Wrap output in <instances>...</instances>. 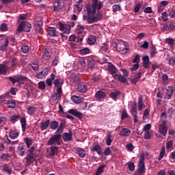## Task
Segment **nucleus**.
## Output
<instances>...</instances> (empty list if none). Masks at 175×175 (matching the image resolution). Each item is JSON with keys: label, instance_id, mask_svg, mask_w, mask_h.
<instances>
[{"label": "nucleus", "instance_id": "f257e3e1", "mask_svg": "<svg viewBox=\"0 0 175 175\" xmlns=\"http://www.w3.org/2000/svg\"><path fill=\"white\" fill-rule=\"evenodd\" d=\"M103 6V3L98 0H92V5H87L86 9L88 12V17H92V16H95L96 13V10L98 12L102 9Z\"/></svg>", "mask_w": 175, "mask_h": 175}, {"label": "nucleus", "instance_id": "a19ab883", "mask_svg": "<svg viewBox=\"0 0 175 175\" xmlns=\"http://www.w3.org/2000/svg\"><path fill=\"white\" fill-rule=\"evenodd\" d=\"M112 9L114 13H117V12L121 11V5L118 4H115L113 5Z\"/></svg>", "mask_w": 175, "mask_h": 175}, {"label": "nucleus", "instance_id": "338daca9", "mask_svg": "<svg viewBox=\"0 0 175 175\" xmlns=\"http://www.w3.org/2000/svg\"><path fill=\"white\" fill-rule=\"evenodd\" d=\"M1 31H5L8 29V25L6 23H2L0 27Z\"/></svg>", "mask_w": 175, "mask_h": 175}, {"label": "nucleus", "instance_id": "603ef678", "mask_svg": "<svg viewBox=\"0 0 175 175\" xmlns=\"http://www.w3.org/2000/svg\"><path fill=\"white\" fill-rule=\"evenodd\" d=\"M157 47L152 46L150 49V54L152 57H155V54H157Z\"/></svg>", "mask_w": 175, "mask_h": 175}, {"label": "nucleus", "instance_id": "4468645a", "mask_svg": "<svg viewBox=\"0 0 175 175\" xmlns=\"http://www.w3.org/2000/svg\"><path fill=\"white\" fill-rule=\"evenodd\" d=\"M20 135V133L16 130L10 129L9 131V136L10 139H16V137H18V135Z\"/></svg>", "mask_w": 175, "mask_h": 175}, {"label": "nucleus", "instance_id": "680f3d73", "mask_svg": "<svg viewBox=\"0 0 175 175\" xmlns=\"http://www.w3.org/2000/svg\"><path fill=\"white\" fill-rule=\"evenodd\" d=\"M3 170L8 173V174H10V173H12V167L5 166L3 167Z\"/></svg>", "mask_w": 175, "mask_h": 175}, {"label": "nucleus", "instance_id": "0e129e2a", "mask_svg": "<svg viewBox=\"0 0 175 175\" xmlns=\"http://www.w3.org/2000/svg\"><path fill=\"white\" fill-rule=\"evenodd\" d=\"M128 166L130 172H133V170H135V163H129Z\"/></svg>", "mask_w": 175, "mask_h": 175}, {"label": "nucleus", "instance_id": "423d86ee", "mask_svg": "<svg viewBox=\"0 0 175 175\" xmlns=\"http://www.w3.org/2000/svg\"><path fill=\"white\" fill-rule=\"evenodd\" d=\"M174 86H173V85L167 86L165 88L166 96L165 97V99L170 100V99H172V96H173V94H174Z\"/></svg>", "mask_w": 175, "mask_h": 175}, {"label": "nucleus", "instance_id": "39448f33", "mask_svg": "<svg viewBox=\"0 0 175 175\" xmlns=\"http://www.w3.org/2000/svg\"><path fill=\"white\" fill-rule=\"evenodd\" d=\"M31 28H32V26L30 23L23 21L19 24L17 28V31L19 33L23 32V31H25V32H29V31H31Z\"/></svg>", "mask_w": 175, "mask_h": 175}, {"label": "nucleus", "instance_id": "6e6d98bb", "mask_svg": "<svg viewBox=\"0 0 175 175\" xmlns=\"http://www.w3.org/2000/svg\"><path fill=\"white\" fill-rule=\"evenodd\" d=\"M33 70H39V64L38 63H33L31 64Z\"/></svg>", "mask_w": 175, "mask_h": 175}, {"label": "nucleus", "instance_id": "9d476101", "mask_svg": "<svg viewBox=\"0 0 175 175\" xmlns=\"http://www.w3.org/2000/svg\"><path fill=\"white\" fill-rule=\"evenodd\" d=\"M59 30L62 31L64 33L69 35V33H70V25H64L62 23L59 25Z\"/></svg>", "mask_w": 175, "mask_h": 175}, {"label": "nucleus", "instance_id": "2eb2a0df", "mask_svg": "<svg viewBox=\"0 0 175 175\" xmlns=\"http://www.w3.org/2000/svg\"><path fill=\"white\" fill-rule=\"evenodd\" d=\"M68 113L70 114H72V116H75V117H77L78 118H83V113L76 109H70Z\"/></svg>", "mask_w": 175, "mask_h": 175}, {"label": "nucleus", "instance_id": "5701e85b", "mask_svg": "<svg viewBox=\"0 0 175 175\" xmlns=\"http://www.w3.org/2000/svg\"><path fill=\"white\" fill-rule=\"evenodd\" d=\"M143 65L146 69L148 68L150 65V57H148V56H145L143 57Z\"/></svg>", "mask_w": 175, "mask_h": 175}, {"label": "nucleus", "instance_id": "79ce46f5", "mask_svg": "<svg viewBox=\"0 0 175 175\" xmlns=\"http://www.w3.org/2000/svg\"><path fill=\"white\" fill-rule=\"evenodd\" d=\"M113 139H111V134H108L106 139V144L107 146H111Z\"/></svg>", "mask_w": 175, "mask_h": 175}, {"label": "nucleus", "instance_id": "bf43d9fd", "mask_svg": "<svg viewBox=\"0 0 175 175\" xmlns=\"http://www.w3.org/2000/svg\"><path fill=\"white\" fill-rule=\"evenodd\" d=\"M149 114H150V113L148 112V109H145L144 113L143 120L148 119Z\"/></svg>", "mask_w": 175, "mask_h": 175}, {"label": "nucleus", "instance_id": "4c0bfd02", "mask_svg": "<svg viewBox=\"0 0 175 175\" xmlns=\"http://www.w3.org/2000/svg\"><path fill=\"white\" fill-rule=\"evenodd\" d=\"M165 152H166V150L165 149V146H163L160 151L159 157L158 158L159 161H161L162 159V158H163V157H165Z\"/></svg>", "mask_w": 175, "mask_h": 175}, {"label": "nucleus", "instance_id": "13d9d810", "mask_svg": "<svg viewBox=\"0 0 175 175\" xmlns=\"http://www.w3.org/2000/svg\"><path fill=\"white\" fill-rule=\"evenodd\" d=\"M129 115L128 113L126 112V110H123L122 113V120H125V118H128Z\"/></svg>", "mask_w": 175, "mask_h": 175}, {"label": "nucleus", "instance_id": "473e14b6", "mask_svg": "<svg viewBox=\"0 0 175 175\" xmlns=\"http://www.w3.org/2000/svg\"><path fill=\"white\" fill-rule=\"evenodd\" d=\"M109 70L111 75H114V73H117V68L114 65L111 64V63H109Z\"/></svg>", "mask_w": 175, "mask_h": 175}, {"label": "nucleus", "instance_id": "3c124183", "mask_svg": "<svg viewBox=\"0 0 175 175\" xmlns=\"http://www.w3.org/2000/svg\"><path fill=\"white\" fill-rule=\"evenodd\" d=\"M50 70H51V67L48 66V67H45L42 71L45 76H47V75H49V72H50Z\"/></svg>", "mask_w": 175, "mask_h": 175}, {"label": "nucleus", "instance_id": "393cba45", "mask_svg": "<svg viewBox=\"0 0 175 175\" xmlns=\"http://www.w3.org/2000/svg\"><path fill=\"white\" fill-rule=\"evenodd\" d=\"M121 95V92L120 91H116V92H112L110 93L109 96L111 98V99H113V100H117V97Z\"/></svg>", "mask_w": 175, "mask_h": 175}, {"label": "nucleus", "instance_id": "0eeeda50", "mask_svg": "<svg viewBox=\"0 0 175 175\" xmlns=\"http://www.w3.org/2000/svg\"><path fill=\"white\" fill-rule=\"evenodd\" d=\"M103 17V16L102 14H98L96 16L93 15L92 16L88 17L87 21L89 24H92V23H96V21H98V20H102Z\"/></svg>", "mask_w": 175, "mask_h": 175}, {"label": "nucleus", "instance_id": "37998d69", "mask_svg": "<svg viewBox=\"0 0 175 175\" xmlns=\"http://www.w3.org/2000/svg\"><path fill=\"white\" fill-rule=\"evenodd\" d=\"M105 170V165H102L100 167H98L96 174V175H100L102 173H103V171Z\"/></svg>", "mask_w": 175, "mask_h": 175}, {"label": "nucleus", "instance_id": "6e6552de", "mask_svg": "<svg viewBox=\"0 0 175 175\" xmlns=\"http://www.w3.org/2000/svg\"><path fill=\"white\" fill-rule=\"evenodd\" d=\"M50 126V120H42V122L40 124L39 128L42 132L43 131H46L47 128Z\"/></svg>", "mask_w": 175, "mask_h": 175}, {"label": "nucleus", "instance_id": "20e7f679", "mask_svg": "<svg viewBox=\"0 0 175 175\" xmlns=\"http://www.w3.org/2000/svg\"><path fill=\"white\" fill-rule=\"evenodd\" d=\"M48 146H61V135L56 134L54 135L47 142Z\"/></svg>", "mask_w": 175, "mask_h": 175}, {"label": "nucleus", "instance_id": "2f4dec72", "mask_svg": "<svg viewBox=\"0 0 175 175\" xmlns=\"http://www.w3.org/2000/svg\"><path fill=\"white\" fill-rule=\"evenodd\" d=\"M36 31H40L43 28V22L42 21H37L35 25Z\"/></svg>", "mask_w": 175, "mask_h": 175}, {"label": "nucleus", "instance_id": "4be33fe9", "mask_svg": "<svg viewBox=\"0 0 175 175\" xmlns=\"http://www.w3.org/2000/svg\"><path fill=\"white\" fill-rule=\"evenodd\" d=\"M77 154H79V157L80 158H84L85 157V150H84L83 148H78L76 149Z\"/></svg>", "mask_w": 175, "mask_h": 175}, {"label": "nucleus", "instance_id": "6ab92c4d", "mask_svg": "<svg viewBox=\"0 0 175 175\" xmlns=\"http://www.w3.org/2000/svg\"><path fill=\"white\" fill-rule=\"evenodd\" d=\"M169 5V1H163L160 3V4L158 5V10L159 12H162L163 10V8L165 6H167Z\"/></svg>", "mask_w": 175, "mask_h": 175}, {"label": "nucleus", "instance_id": "1a4fd4ad", "mask_svg": "<svg viewBox=\"0 0 175 175\" xmlns=\"http://www.w3.org/2000/svg\"><path fill=\"white\" fill-rule=\"evenodd\" d=\"M159 133H161V135H162V136H165L166 133H167V124L159 123Z\"/></svg>", "mask_w": 175, "mask_h": 175}, {"label": "nucleus", "instance_id": "c9c22d12", "mask_svg": "<svg viewBox=\"0 0 175 175\" xmlns=\"http://www.w3.org/2000/svg\"><path fill=\"white\" fill-rule=\"evenodd\" d=\"M21 126H22V131L23 132H25V129H27V121L25 120V118H22L21 120Z\"/></svg>", "mask_w": 175, "mask_h": 175}, {"label": "nucleus", "instance_id": "09e8293b", "mask_svg": "<svg viewBox=\"0 0 175 175\" xmlns=\"http://www.w3.org/2000/svg\"><path fill=\"white\" fill-rule=\"evenodd\" d=\"M25 142L26 143V146L28 148H29V147H31L32 146V143H33V142L32 141V139H29V138H26L25 139Z\"/></svg>", "mask_w": 175, "mask_h": 175}, {"label": "nucleus", "instance_id": "f03ea898", "mask_svg": "<svg viewBox=\"0 0 175 175\" xmlns=\"http://www.w3.org/2000/svg\"><path fill=\"white\" fill-rule=\"evenodd\" d=\"M112 46L116 49L120 54H126L129 51V49L126 46V43L122 40H117L112 43Z\"/></svg>", "mask_w": 175, "mask_h": 175}, {"label": "nucleus", "instance_id": "ddd939ff", "mask_svg": "<svg viewBox=\"0 0 175 175\" xmlns=\"http://www.w3.org/2000/svg\"><path fill=\"white\" fill-rule=\"evenodd\" d=\"M2 45L1 46V50L2 51H6L8 50V46H9V40L8 38H5L1 40Z\"/></svg>", "mask_w": 175, "mask_h": 175}, {"label": "nucleus", "instance_id": "8fccbe9b", "mask_svg": "<svg viewBox=\"0 0 175 175\" xmlns=\"http://www.w3.org/2000/svg\"><path fill=\"white\" fill-rule=\"evenodd\" d=\"M56 92L58 98L60 99V98L62 96V87L57 88Z\"/></svg>", "mask_w": 175, "mask_h": 175}, {"label": "nucleus", "instance_id": "774afa93", "mask_svg": "<svg viewBox=\"0 0 175 175\" xmlns=\"http://www.w3.org/2000/svg\"><path fill=\"white\" fill-rule=\"evenodd\" d=\"M54 10H59V2L56 1L53 3Z\"/></svg>", "mask_w": 175, "mask_h": 175}, {"label": "nucleus", "instance_id": "4d7b16f0", "mask_svg": "<svg viewBox=\"0 0 175 175\" xmlns=\"http://www.w3.org/2000/svg\"><path fill=\"white\" fill-rule=\"evenodd\" d=\"M1 158L3 161H6L7 159H9V158H10V155L8 153H3L1 154Z\"/></svg>", "mask_w": 175, "mask_h": 175}, {"label": "nucleus", "instance_id": "f704fd0d", "mask_svg": "<svg viewBox=\"0 0 175 175\" xmlns=\"http://www.w3.org/2000/svg\"><path fill=\"white\" fill-rule=\"evenodd\" d=\"M92 151H96L98 155H100V152H102V148L99 145H95L94 147L92 148Z\"/></svg>", "mask_w": 175, "mask_h": 175}, {"label": "nucleus", "instance_id": "49530a36", "mask_svg": "<svg viewBox=\"0 0 175 175\" xmlns=\"http://www.w3.org/2000/svg\"><path fill=\"white\" fill-rule=\"evenodd\" d=\"M6 75V66L3 64H0V75Z\"/></svg>", "mask_w": 175, "mask_h": 175}, {"label": "nucleus", "instance_id": "dca6fc26", "mask_svg": "<svg viewBox=\"0 0 175 175\" xmlns=\"http://www.w3.org/2000/svg\"><path fill=\"white\" fill-rule=\"evenodd\" d=\"M46 32L49 36H57V29L55 27H48L46 29Z\"/></svg>", "mask_w": 175, "mask_h": 175}, {"label": "nucleus", "instance_id": "bb28decb", "mask_svg": "<svg viewBox=\"0 0 175 175\" xmlns=\"http://www.w3.org/2000/svg\"><path fill=\"white\" fill-rule=\"evenodd\" d=\"M51 152L49 153L50 157H54L58 152V147L57 146H51L50 148Z\"/></svg>", "mask_w": 175, "mask_h": 175}, {"label": "nucleus", "instance_id": "9b49d317", "mask_svg": "<svg viewBox=\"0 0 175 175\" xmlns=\"http://www.w3.org/2000/svg\"><path fill=\"white\" fill-rule=\"evenodd\" d=\"M38 111V107L30 105L27 107V112L29 116H33Z\"/></svg>", "mask_w": 175, "mask_h": 175}, {"label": "nucleus", "instance_id": "58836bf2", "mask_svg": "<svg viewBox=\"0 0 175 175\" xmlns=\"http://www.w3.org/2000/svg\"><path fill=\"white\" fill-rule=\"evenodd\" d=\"M16 83H20V84H24V77L22 76L15 77Z\"/></svg>", "mask_w": 175, "mask_h": 175}, {"label": "nucleus", "instance_id": "a878e982", "mask_svg": "<svg viewBox=\"0 0 175 175\" xmlns=\"http://www.w3.org/2000/svg\"><path fill=\"white\" fill-rule=\"evenodd\" d=\"M167 120V116L166 115V112H163L161 115L159 124H166Z\"/></svg>", "mask_w": 175, "mask_h": 175}, {"label": "nucleus", "instance_id": "a18cd8bd", "mask_svg": "<svg viewBox=\"0 0 175 175\" xmlns=\"http://www.w3.org/2000/svg\"><path fill=\"white\" fill-rule=\"evenodd\" d=\"M9 98V94H5L4 96H0V105H2L6 100Z\"/></svg>", "mask_w": 175, "mask_h": 175}, {"label": "nucleus", "instance_id": "412c9836", "mask_svg": "<svg viewBox=\"0 0 175 175\" xmlns=\"http://www.w3.org/2000/svg\"><path fill=\"white\" fill-rule=\"evenodd\" d=\"M72 139V133H64L63 134L64 142H71Z\"/></svg>", "mask_w": 175, "mask_h": 175}, {"label": "nucleus", "instance_id": "cd10ccee", "mask_svg": "<svg viewBox=\"0 0 175 175\" xmlns=\"http://www.w3.org/2000/svg\"><path fill=\"white\" fill-rule=\"evenodd\" d=\"M71 99L74 103H76L77 105H79L83 102V99L77 96H72L71 97Z\"/></svg>", "mask_w": 175, "mask_h": 175}, {"label": "nucleus", "instance_id": "e2e57ef3", "mask_svg": "<svg viewBox=\"0 0 175 175\" xmlns=\"http://www.w3.org/2000/svg\"><path fill=\"white\" fill-rule=\"evenodd\" d=\"M169 65L171 66H174L175 65V58L172 57L169 59Z\"/></svg>", "mask_w": 175, "mask_h": 175}, {"label": "nucleus", "instance_id": "ea45409f", "mask_svg": "<svg viewBox=\"0 0 175 175\" xmlns=\"http://www.w3.org/2000/svg\"><path fill=\"white\" fill-rule=\"evenodd\" d=\"M144 170H146V167H144V164H139L137 172L143 174L144 173Z\"/></svg>", "mask_w": 175, "mask_h": 175}, {"label": "nucleus", "instance_id": "f8f14e48", "mask_svg": "<svg viewBox=\"0 0 175 175\" xmlns=\"http://www.w3.org/2000/svg\"><path fill=\"white\" fill-rule=\"evenodd\" d=\"M77 90L79 92H81L82 94H84L85 92H87V90H88V87L85 83H79L78 85Z\"/></svg>", "mask_w": 175, "mask_h": 175}, {"label": "nucleus", "instance_id": "de8ad7c7", "mask_svg": "<svg viewBox=\"0 0 175 175\" xmlns=\"http://www.w3.org/2000/svg\"><path fill=\"white\" fill-rule=\"evenodd\" d=\"M22 53L27 54V53L29 52V46L27 45H23L21 47Z\"/></svg>", "mask_w": 175, "mask_h": 175}, {"label": "nucleus", "instance_id": "c03bdc74", "mask_svg": "<svg viewBox=\"0 0 175 175\" xmlns=\"http://www.w3.org/2000/svg\"><path fill=\"white\" fill-rule=\"evenodd\" d=\"M51 55H50V53L49 52H45L42 55V59L44 61H49V59L51 58Z\"/></svg>", "mask_w": 175, "mask_h": 175}, {"label": "nucleus", "instance_id": "864d4df0", "mask_svg": "<svg viewBox=\"0 0 175 175\" xmlns=\"http://www.w3.org/2000/svg\"><path fill=\"white\" fill-rule=\"evenodd\" d=\"M165 42L166 43L170 44V46H173L174 44V39L173 38H166Z\"/></svg>", "mask_w": 175, "mask_h": 175}, {"label": "nucleus", "instance_id": "c85d7f7f", "mask_svg": "<svg viewBox=\"0 0 175 175\" xmlns=\"http://www.w3.org/2000/svg\"><path fill=\"white\" fill-rule=\"evenodd\" d=\"M53 84L56 88L62 87L63 82L60 78H58L55 79V81H53Z\"/></svg>", "mask_w": 175, "mask_h": 175}, {"label": "nucleus", "instance_id": "5fc2aeb1", "mask_svg": "<svg viewBox=\"0 0 175 175\" xmlns=\"http://www.w3.org/2000/svg\"><path fill=\"white\" fill-rule=\"evenodd\" d=\"M80 53L82 55H85V54H88L90 53V49H88V48H84L80 50Z\"/></svg>", "mask_w": 175, "mask_h": 175}, {"label": "nucleus", "instance_id": "f3484780", "mask_svg": "<svg viewBox=\"0 0 175 175\" xmlns=\"http://www.w3.org/2000/svg\"><path fill=\"white\" fill-rule=\"evenodd\" d=\"M95 98L99 100L100 99H105L106 98V93L103 91L98 90L95 94Z\"/></svg>", "mask_w": 175, "mask_h": 175}, {"label": "nucleus", "instance_id": "69168bd1", "mask_svg": "<svg viewBox=\"0 0 175 175\" xmlns=\"http://www.w3.org/2000/svg\"><path fill=\"white\" fill-rule=\"evenodd\" d=\"M118 80H119V81H121L122 83H126V77H125L121 75L119 76Z\"/></svg>", "mask_w": 175, "mask_h": 175}, {"label": "nucleus", "instance_id": "7c9ffc66", "mask_svg": "<svg viewBox=\"0 0 175 175\" xmlns=\"http://www.w3.org/2000/svg\"><path fill=\"white\" fill-rule=\"evenodd\" d=\"M96 42V37L94 36H90L88 38V44H94Z\"/></svg>", "mask_w": 175, "mask_h": 175}, {"label": "nucleus", "instance_id": "c756f323", "mask_svg": "<svg viewBox=\"0 0 175 175\" xmlns=\"http://www.w3.org/2000/svg\"><path fill=\"white\" fill-rule=\"evenodd\" d=\"M144 103H143V96H140L138 98V110H143V106Z\"/></svg>", "mask_w": 175, "mask_h": 175}, {"label": "nucleus", "instance_id": "052dcab7", "mask_svg": "<svg viewBox=\"0 0 175 175\" xmlns=\"http://www.w3.org/2000/svg\"><path fill=\"white\" fill-rule=\"evenodd\" d=\"M58 61H59V57H56L52 62V66H57L58 65Z\"/></svg>", "mask_w": 175, "mask_h": 175}, {"label": "nucleus", "instance_id": "7ed1b4c3", "mask_svg": "<svg viewBox=\"0 0 175 175\" xmlns=\"http://www.w3.org/2000/svg\"><path fill=\"white\" fill-rule=\"evenodd\" d=\"M35 151V146H31L30 149L27 150V155L26 157V163L27 165H31V163H33L35 161V155L33 152Z\"/></svg>", "mask_w": 175, "mask_h": 175}, {"label": "nucleus", "instance_id": "a211bd4d", "mask_svg": "<svg viewBox=\"0 0 175 175\" xmlns=\"http://www.w3.org/2000/svg\"><path fill=\"white\" fill-rule=\"evenodd\" d=\"M131 135V130L129 129H122L120 132V136L126 137Z\"/></svg>", "mask_w": 175, "mask_h": 175}, {"label": "nucleus", "instance_id": "b1692460", "mask_svg": "<svg viewBox=\"0 0 175 175\" xmlns=\"http://www.w3.org/2000/svg\"><path fill=\"white\" fill-rule=\"evenodd\" d=\"M49 125H50L51 129H53V131H55V129L58 128V126L59 125V124L58 123V121L53 120L49 123Z\"/></svg>", "mask_w": 175, "mask_h": 175}, {"label": "nucleus", "instance_id": "72a5a7b5", "mask_svg": "<svg viewBox=\"0 0 175 175\" xmlns=\"http://www.w3.org/2000/svg\"><path fill=\"white\" fill-rule=\"evenodd\" d=\"M75 6L77 7L78 12H81V10H83V0H79L76 3Z\"/></svg>", "mask_w": 175, "mask_h": 175}, {"label": "nucleus", "instance_id": "e433bc0d", "mask_svg": "<svg viewBox=\"0 0 175 175\" xmlns=\"http://www.w3.org/2000/svg\"><path fill=\"white\" fill-rule=\"evenodd\" d=\"M7 105L9 109H14L16 107V101L8 100L7 103Z\"/></svg>", "mask_w": 175, "mask_h": 175}, {"label": "nucleus", "instance_id": "aec40b11", "mask_svg": "<svg viewBox=\"0 0 175 175\" xmlns=\"http://www.w3.org/2000/svg\"><path fill=\"white\" fill-rule=\"evenodd\" d=\"M137 103L136 102H134L131 107V113L132 116H136L137 114Z\"/></svg>", "mask_w": 175, "mask_h": 175}]
</instances>
